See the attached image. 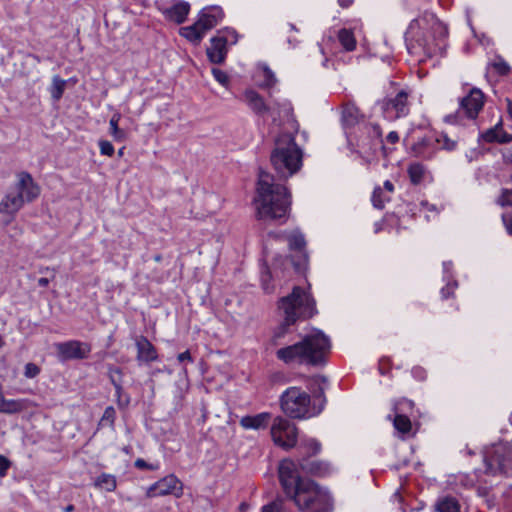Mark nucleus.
<instances>
[{
  "label": "nucleus",
  "instance_id": "obj_21",
  "mask_svg": "<svg viewBox=\"0 0 512 512\" xmlns=\"http://www.w3.org/2000/svg\"><path fill=\"white\" fill-rule=\"evenodd\" d=\"M34 406H36L35 403L29 399H5L3 397L0 400V412L5 414L20 413Z\"/></svg>",
  "mask_w": 512,
  "mask_h": 512
},
{
  "label": "nucleus",
  "instance_id": "obj_32",
  "mask_svg": "<svg viewBox=\"0 0 512 512\" xmlns=\"http://www.w3.org/2000/svg\"><path fill=\"white\" fill-rule=\"evenodd\" d=\"M434 137L438 140L437 146H439V149L451 152L457 148L458 141L451 139L445 132L436 133Z\"/></svg>",
  "mask_w": 512,
  "mask_h": 512
},
{
  "label": "nucleus",
  "instance_id": "obj_3",
  "mask_svg": "<svg viewBox=\"0 0 512 512\" xmlns=\"http://www.w3.org/2000/svg\"><path fill=\"white\" fill-rule=\"evenodd\" d=\"M330 340L321 331L306 335L302 341L280 348L276 357L285 364L299 363L310 366H321L326 362L330 351Z\"/></svg>",
  "mask_w": 512,
  "mask_h": 512
},
{
  "label": "nucleus",
  "instance_id": "obj_12",
  "mask_svg": "<svg viewBox=\"0 0 512 512\" xmlns=\"http://www.w3.org/2000/svg\"><path fill=\"white\" fill-rule=\"evenodd\" d=\"M379 106L388 120L405 117L410 111L409 93L406 90H400L395 96H388L381 100Z\"/></svg>",
  "mask_w": 512,
  "mask_h": 512
},
{
  "label": "nucleus",
  "instance_id": "obj_62",
  "mask_svg": "<svg viewBox=\"0 0 512 512\" xmlns=\"http://www.w3.org/2000/svg\"><path fill=\"white\" fill-rule=\"evenodd\" d=\"M416 26H419V20L418 19H414V20L411 21V23L409 25L408 32L409 33L413 32V30L415 29Z\"/></svg>",
  "mask_w": 512,
  "mask_h": 512
},
{
  "label": "nucleus",
  "instance_id": "obj_46",
  "mask_svg": "<svg viewBox=\"0 0 512 512\" xmlns=\"http://www.w3.org/2000/svg\"><path fill=\"white\" fill-rule=\"evenodd\" d=\"M40 373V368L34 363H27L25 365L24 375L26 378H35Z\"/></svg>",
  "mask_w": 512,
  "mask_h": 512
},
{
  "label": "nucleus",
  "instance_id": "obj_16",
  "mask_svg": "<svg viewBox=\"0 0 512 512\" xmlns=\"http://www.w3.org/2000/svg\"><path fill=\"white\" fill-rule=\"evenodd\" d=\"M223 18L224 12L219 6L205 7L198 16V20L206 32L216 27Z\"/></svg>",
  "mask_w": 512,
  "mask_h": 512
},
{
  "label": "nucleus",
  "instance_id": "obj_51",
  "mask_svg": "<svg viewBox=\"0 0 512 512\" xmlns=\"http://www.w3.org/2000/svg\"><path fill=\"white\" fill-rule=\"evenodd\" d=\"M177 360L180 364H183L185 362L193 363V361H194L189 350H186V351L178 354Z\"/></svg>",
  "mask_w": 512,
  "mask_h": 512
},
{
  "label": "nucleus",
  "instance_id": "obj_61",
  "mask_svg": "<svg viewBox=\"0 0 512 512\" xmlns=\"http://www.w3.org/2000/svg\"><path fill=\"white\" fill-rule=\"evenodd\" d=\"M49 282H50L49 279L45 278V277L38 279V285L41 287H47L49 285Z\"/></svg>",
  "mask_w": 512,
  "mask_h": 512
},
{
  "label": "nucleus",
  "instance_id": "obj_20",
  "mask_svg": "<svg viewBox=\"0 0 512 512\" xmlns=\"http://www.w3.org/2000/svg\"><path fill=\"white\" fill-rule=\"evenodd\" d=\"M243 99L249 108L258 115H264L271 111L270 105H267L263 97L255 90L248 89L244 92Z\"/></svg>",
  "mask_w": 512,
  "mask_h": 512
},
{
  "label": "nucleus",
  "instance_id": "obj_38",
  "mask_svg": "<svg viewBox=\"0 0 512 512\" xmlns=\"http://www.w3.org/2000/svg\"><path fill=\"white\" fill-rule=\"evenodd\" d=\"M261 512H290L286 506L284 499L276 498L274 501L264 505Z\"/></svg>",
  "mask_w": 512,
  "mask_h": 512
},
{
  "label": "nucleus",
  "instance_id": "obj_59",
  "mask_svg": "<svg viewBox=\"0 0 512 512\" xmlns=\"http://www.w3.org/2000/svg\"><path fill=\"white\" fill-rule=\"evenodd\" d=\"M503 221L505 223V226L510 234H512V217L508 219L506 215H503Z\"/></svg>",
  "mask_w": 512,
  "mask_h": 512
},
{
  "label": "nucleus",
  "instance_id": "obj_60",
  "mask_svg": "<svg viewBox=\"0 0 512 512\" xmlns=\"http://www.w3.org/2000/svg\"><path fill=\"white\" fill-rule=\"evenodd\" d=\"M353 3V0H338V4L342 8H348Z\"/></svg>",
  "mask_w": 512,
  "mask_h": 512
},
{
  "label": "nucleus",
  "instance_id": "obj_40",
  "mask_svg": "<svg viewBox=\"0 0 512 512\" xmlns=\"http://www.w3.org/2000/svg\"><path fill=\"white\" fill-rule=\"evenodd\" d=\"M115 418H116V411H115L114 407L108 406L104 410V413L101 417L100 423L102 425L113 426L114 422H115Z\"/></svg>",
  "mask_w": 512,
  "mask_h": 512
},
{
  "label": "nucleus",
  "instance_id": "obj_52",
  "mask_svg": "<svg viewBox=\"0 0 512 512\" xmlns=\"http://www.w3.org/2000/svg\"><path fill=\"white\" fill-rule=\"evenodd\" d=\"M306 445L309 447L312 454L318 453L321 449V445L316 439H308Z\"/></svg>",
  "mask_w": 512,
  "mask_h": 512
},
{
  "label": "nucleus",
  "instance_id": "obj_41",
  "mask_svg": "<svg viewBox=\"0 0 512 512\" xmlns=\"http://www.w3.org/2000/svg\"><path fill=\"white\" fill-rule=\"evenodd\" d=\"M263 77H264V80H263V82L260 85L261 87L271 88L277 82L275 74L268 67H265L263 69Z\"/></svg>",
  "mask_w": 512,
  "mask_h": 512
},
{
  "label": "nucleus",
  "instance_id": "obj_33",
  "mask_svg": "<svg viewBox=\"0 0 512 512\" xmlns=\"http://www.w3.org/2000/svg\"><path fill=\"white\" fill-rule=\"evenodd\" d=\"M390 198V195L386 191H383L380 186H377L374 188L371 200L375 208L382 209L385 203L390 201Z\"/></svg>",
  "mask_w": 512,
  "mask_h": 512
},
{
  "label": "nucleus",
  "instance_id": "obj_5",
  "mask_svg": "<svg viewBox=\"0 0 512 512\" xmlns=\"http://www.w3.org/2000/svg\"><path fill=\"white\" fill-rule=\"evenodd\" d=\"M279 401L282 412L292 419L315 417L322 412L325 403L321 395L312 399L308 392L297 386L287 388L281 394Z\"/></svg>",
  "mask_w": 512,
  "mask_h": 512
},
{
  "label": "nucleus",
  "instance_id": "obj_64",
  "mask_svg": "<svg viewBox=\"0 0 512 512\" xmlns=\"http://www.w3.org/2000/svg\"><path fill=\"white\" fill-rule=\"evenodd\" d=\"M507 111L510 118L512 119V100L510 99H507Z\"/></svg>",
  "mask_w": 512,
  "mask_h": 512
},
{
  "label": "nucleus",
  "instance_id": "obj_42",
  "mask_svg": "<svg viewBox=\"0 0 512 512\" xmlns=\"http://www.w3.org/2000/svg\"><path fill=\"white\" fill-rule=\"evenodd\" d=\"M108 377L112 384H113V380H114L115 383H118L120 385V384H122L123 372L119 367L109 365L108 366Z\"/></svg>",
  "mask_w": 512,
  "mask_h": 512
},
{
  "label": "nucleus",
  "instance_id": "obj_35",
  "mask_svg": "<svg viewBox=\"0 0 512 512\" xmlns=\"http://www.w3.org/2000/svg\"><path fill=\"white\" fill-rule=\"evenodd\" d=\"M270 107L272 109L269 113H271V115H274L275 111L277 110V114L279 117H289L292 114L293 110L291 103L288 101H274L272 105H270Z\"/></svg>",
  "mask_w": 512,
  "mask_h": 512
},
{
  "label": "nucleus",
  "instance_id": "obj_6",
  "mask_svg": "<svg viewBox=\"0 0 512 512\" xmlns=\"http://www.w3.org/2000/svg\"><path fill=\"white\" fill-rule=\"evenodd\" d=\"M12 191L0 201V213L14 216L26 203L34 202L41 193V187L27 171L15 174Z\"/></svg>",
  "mask_w": 512,
  "mask_h": 512
},
{
  "label": "nucleus",
  "instance_id": "obj_36",
  "mask_svg": "<svg viewBox=\"0 0 512 512\" xmlns=\"http://www.w3.org/2000/svg\"><path fill=\"white\" fill-rule=\"evenodd\" d=\"M65 86V80L61 79L59 76L53 77L50 93L54 100L58 101L62 97L65 90Z\"/></svg>",
  "mask_w": 512,
  "mask_h": 512
},
{
  "label": "nucleus",
  "instance_id": "obj_10",
  "mask_svg": "<svg viewBox=\"0 0 512 512\" xmlns=\"http://www.w3.org/2000/svg\"><path fill=\"white\" fill-rule=\"evenodd\" d=\"M483 106V92L478 88H473L467 96L461 99L458 111L455 114L447 115L445 120L449 123H456L460 121L463 116L474 120L482 110Z\"/></svg>",
  "mask_w": 512,
  "mask_h": 512
},
{
  "label": "nucleus",
  "instance_id": "obj_56",
  "mask_svg": "<svg viewBox=\"0 0 512 512\" xmlns=\"http://www.w3.org/2000/svg\"><path fill=\"white\" fill-rule=\"evenodd\" d=\"M371 129L373 130V133L375 134V136L378 138V145H381L382 148H384V146L382 145L383 144V141L381 139V130L379 128V126L377 125H374L371 127Z\"/></svg>",
  "mask_w": 512,
  "mask_h": 512
},
{
  "label": "nucleus",
  "instance_id": "obj_48",
  "mask_svg": "<svg viewBox=\"0 0 512 512\" xmlns=\"http://www.w3.org/2000/svg\"><path fill=\"white\" fill-rule=\"evenodd\" d=\"M10 466L11 462L9 461V459L3 455H0V477L6 476Z\"/></svg>",
  "mask_w": 512,
  "mask_h": 512
},
{
  "label": "nucleus",
  "instance_id": "obj_23",
  "mask_svg": "<svg viewBox=\"0 0 512 512\" xmlns=\"http://www.w3.org/2000/svg\"><path fill=\"white\" fill-rule=\"evenodd\" d=\"M179 33L189 42L193 43L194 45H198L207 32L203 29L199 20H197L190 26L181 27Z\"/></svg>",
  "mask_w": 512,
  "mask_h": 512
},
{
  "label": "nucleus",
  "instance_id": "obj_54",
  "mask_svg": "<svg viewBox=\"0 0 512 512\" xmlns=\"http://www.w3.org/2000/svg\"><path fill=\"white\" fill-rule=\"evenodd\" d=\"M433 30L434 32L439 33L440 36L446 37L447 35V30L441 23H434Z\"/></svg>",
  "mask_w": 512,
  "mask_h": 512
},
{
  "label": "nucleus",
  "instance_id": "obj_1",
  "mask_svg": "<svg viewBox=\"0 0 512 512\" xmlns=\"http://www.w3.org/2000/svg\"><path fill=\"white\" fill-rule=\"evenodd\" d=\"M299 466L307 472L323 476L328 473V466L313 461L310 467L297 464L291 459H284L278 468L279 481L286 496L291 499L297 508L304 512H330L332 498L329 492L320 487L316 482L308 478H302L299 473Z\"/></svg>",
  "mask_w": 512,
  "mask_h": 512
},
{
  "label": "nucleus",
  "instance_id": "obj_63",
  "mask_svg": "<svg viewBox=\"0 0 512 512\" xmlns=\"http://www.w3.org/2000/svg\"><path fill=\"white\" fill-rule=\"evenodd\" d=\"M443 269H444L445 273H449L450 270L452 269V262L451 261L443 262Z\"/></svg>",
  "mask_w": 512,
  "mask_h": 512
},
{
  "label": "nucleus",
  "instance_id": "obj_26",
  "mask_svg": "<svg viewBox=\"0 0 512 512\" xmlns=\"http://www.w3.org/2000/svg\"><path fill=\"white\" fill-rule=\"evenodd\" d=\"M361 117L359 109L354 104L348 103L344 105L342 121L346 126H354L360 121Z\"/></svg>",
  "mask_w": 512,
  "mask_h": 512
},
{
  "label": "nucleus",
  "instance_id": "obj_22",
  "mask_svg": "<svg viewBox=\"0 0 512 512\" xmlns=\"http://www.w3.org/2000/svg\"><path fill=\"white\" fill-rule=\"evenodd\" d=\"M271 420V414L268 412H262L253 416L247 415L241 418L240 425L244 429H264L268 426Z\"/></svg>",
  "mask_w": 512,
  "mask_h": 512
},
{
  "label": "nucleus",
  "instance_id": "obj_37",
  "mask_svg": "<svg viewBox=\"0 0 512 512\" xmlns=\"http://www.w3.org/2000/svg\"><path fill=\"white\" fill-rule=\"evenodd\" d=\"M113 386L115 388V396L118 407L121 409L126 408L130 403L129 395L124 393L122 384L119 385L113 380Z\"/></svg>",
  "mask_w": 512,
  "mask_h": 512
},
{
  "label": "nucleus",
  "instance_id": "obj_49",
  "mask_svg": "<svg viewBox=\"0 0 512 512\" xmlns=\"http://www.w3.org/2000/svg\"><path fill=\"white\" fill-rule=\"evenodd\" d=\"M135 467L138 468V469H141V470H144V469H147V470H155L157 469V466L153 465V464H149L147 463L144 459L142 458H138L136 459L135 463H134Z\"/></svg>",
  "mask_w": 512,
  "mask_h": 512
},
{
  "label": "nucleus",
  "instance_id": "obj_25",
  "mask_svg": "<svg viewBox=\"0 0 512 512\" xmlns=\"http://www.w3.org/2000/svg\"><path fill=\"white\" fill-rule=\"evenodd\" d=\"M459 501L452 496H444L437 500L435 504L436 512H460Z\"/></svg>",
  "mask_w": 512,
  "mask_h": 512
},
{
  "label": "nucleus",
  "instance_id": "obj_2",
  "mask_svg": "<svg viewBox=\"0 0 512 512\" xmlns=\"http://www.w3.org/2000/svg\"><path fill=\"white\" fill-rule=\"evenodd\" d=\"M254 204L257 219L284 223L290 214L291 195L284 185L275 183L273 175L261 171Z\"/></svg>",
  "mask_w": 512,
  "mask_h": 512
},
{
  "label": "nucleus",
  "instance_id": "obj_24",
  "mask_svg": "<svg viewBox=\"0 0 512 512\" xmlns=\"http://www.w3.org/2000/svg\"><path fill=\"white\" fill-rule=\"evenodd\" d=\"M190 4L186 1H179L171 8L167 9V17L177 24L183 23L189 14Z\"/></svg>",
  "mask_w": 512,
  "mask_h": 512
},
{
  "label": "nucleus",
  "instance_id": "obj_57",
  "mask_svg": "<svg viewBox=\"0 0 512 512\" xmlns=\"http://www.w3.org/2000/svg\"><path fill=\"white\" fill-rule=\"evenodd\" d=\"M262 284H263V288L266 290V291H269V287H268V281L270 279V273L267 271L265 273L262 274Z\"/></svg>",
  "mask_w": 512,
  "mask_h": 512
},
{
  "label": "nucleus",
  "instance_id": "obj_15",
  "mask_svg": "<svg viewBox=\"0 0 512 512\" xmlns=\"http://www.w3.org/2000/svg\"><path fill=\"white\" fill-rule=\"evenodd\" d=\"M437 141L434 135H427L412 145V151L416 157L431 160L439 150Z\"/></svg>",
  "mask_w": 512,
  "mask_h": 512
},
{
  "label": "nucleus",
  "instance_id": "obj_8",
  "mask_svg": "<svg viewBox=\"0 0 512 512\" xmlns=\"http://www.w3.org/2000/svg\"><path fill=\"white\" fill-rule=\"evenodd\" d=\"M487 472L508 475L512 472V446L499 442L488 448L484 455Z\"/></svg>",
  "mask_w": 512,
  "mask_h": 512
},
{
  "label": "nucleus",
  "instance_id": "obj_11",
  "mask_svg": "<svg viewBox=\"0 0 512 512\" xmlns=\"http://www.w3.org/2000/svg\"><path fill=\"white\" fill-rule=\"evenodd\" d=\"M237 38V33L233 29L218 31L217 34L210 39V46L206 49L209 61L213 64H222L228 53V43L235 44Z\"/></svg>",
  "mask_w": 512,
  "mask_h": 512
},
{
  "label": "nucleus",
  "instance_id": "obj_18",
  "mask_svg": "<svg viewBox=\"0 0 512 512\" xmlns=\"http://www.w3.org/2000/svg\"><path fill=\"white\" fill-rule=\"evenodd\" d=\"M137 348V361L141 363H150L158 359V353L154 345L144 336H140L135 342Z\"/></svg>",
  "mask_w": 512,
  "mask_h": 512
},
{
  "label": "nucleus",
  "instance_id": "obj_19",
  "mask_svg": "<svg viewBox=\"0 0 512 512\" xmlns=\"http://www.w3.org/2000/svg\"><path fill=\"white\" fill-rule=\"evenodd\" d=\"M481 139L486 143L506 144L512 142V134L503 130L502 122L500 121L483 132L481 134Z\"/></svg>",
  "mask_w": 512,
  "mask_h": 512
},
{
  "label": "nucleus",
  "instance_id": "obj_53",
  "mask_svg": "<svg viewBox=\"0 0 512 512\" xmlns=\"http://www.w3.org/2000/svg\"><path fill=\"white\" fill-rule=\"evenodd\" d=\"M502 158L504 163L512 164V146L502 152Z\"/></svg>",
  "mask_w": 512,
  "mask_h": 512
},
{
  "label": "nucleus",
  "instance_id": "obj_30",
  "mask_svg": "<svg viewBox=\"0 0 512 512\" xmlns=\"http://www.w3.org/2000/svg\"><path fill=\"white\" fill-rule=\"evenodd\" d=\"M121 119L120 113H114L109 121L110 134L115 141L122 142L126 138L125 132L119 128L118 124Z\"/></svg>",
  "mask_w": 512,
  "mask_h": 512
},
{
  "label": "nucleus",
  "instance_id": "obj_9",
  "mask_svg": "<svg viewBox=\"0 0 512 512\" xmlns=\"http://www.w3.org/2000/svg\"><path fill=\"white\" fill-rule=\"evenodd\" d=\"M270 434L274 444L285 450H289L297 444L298 428L282 416L274 418Z\"/></svg>",
  "mask_w": 512,
  "mask_h": 512
},
{
  "label": "nucleus",
  "instance_id": "obj_31",
  "mask_svg": "<svg viewBox=\"0 0 512 512\" xmlns=\"http://www.w3.org/2000/svg\"><path fill=\"white\" fill-rule=\"evenodd\" d=\"M393 425L394 428L402 433V434H408L411 431L412 424L408 416L395 412V417L393 419Z\"/></svg>",
  "mask_w": 512,
  "mask_h": 512
},
{
  "label": "nucleus",
  "instance_id": "obj_28",
  "mask_svg": "<svg viewBox=\"0 0 512 512\" xmlns=\"http://www.w3.org/2000/svg\"><path fill=\"white\" fill-rule=\"evenodd\" d=\"M337 38L343 49L347 52L354 51L356 49L357 41L354 33L346 28H342L338 31Z\"/></svg>",
  "mask_w": 512,
  "mask_h": 512
},
{
  "label": "nucleus",
  "instance_id": "obj_45",
  "mask_svg": "<svg viewBox=\"0 0 512 512\" xmlns=\"http://www.w3.org/2000/svg\"><path fill=\"white\" fill-rule=\"evenodd\" d=\"M99 148L102 155H106L109 157H111L115 151L113 145L107 140H100Z\"/></svg>",
  "mask_w": 512,
  "mask_h": 512
},
{
  "label": "nucleus",
  "instance_id": "obj_17",
  "mask_svg": "<svg viewBox=\"0 0 512 512\" xmlns=\"http://www.w3.org/2000/svg\"><path fill=\"white\" fill-rule=\"evenodd\" d=\"M407 48L409 53L413 55L432 57L437 53L438 50L441 49V46L439 43H435L434 41H430L424 37L421 39H416L415 42L408 43Z\"/></svg>",
  "mask_w": 512,
  "mask_h": 512
},
{
  "label": "nucleus",
  "instance_id": "obj_47",
  "mask_svg": "<svg viewBox=\"0 0 512 512\" xmlns=\"http://www.w3.org/2000/svg\"><path fill=\"white\" fill-rule=\"evenodd\" d=\"M498 203L501 206L512 207V191L508 189L503 190L501 196L498 199Z\"/></svg>",
  "mask_w": 512,
  "mask_h": 512
},
{
  "label": "nucleus",
  "instance_id": "obj_43",
  "mask_svg": "<svg viewBox=\"0 0 512 512\" xmlns=\"http://www.w3.org/2000/svg\"><path fill=\"white\" fill-rule=\"evenodd\" d=\"M414 406V403L408 399H401L397 401L394 405V412L404 413L408 410H411Z\"/></svg>",
  "mask_w": 512,
  "mask_h": 512
},
{
  "label": "nucleus",
  "instance_id": "obj_58",
  "mask_svg": "<svg viewBox=\"0 0 512 512\" xmlns=\"http://www.w3.org/2000/svg\"><path fill=\"white\" fill-rule=\"evenodd\" d=\"M383 189L389 194L391 195L393 192H394V185L391 181L389 180H386L384 182V187Z\"/></svg>",
  "mask_w": 512,
  "mask_h": 512
},
{
  "label": "nucleus",
  "instance_id": "obj_14",
  "mask_svg": "<svg viewBox=\"0 0 512 512\" xmlns=\"http://www.w3.org/2000/svg\"><path fill=\"white\" fill-rule=\"evenodd\" d=\"M181 490V482L175 475L171 474L153 484L148 489L147 495L149 497L165 496L169 494H175L177 491L181 492Z\"/></svg>",
  "mask_w": 512,
  "mask_h": 512
},
{
  "label": "nucleus",
  "instance_id": "obj_39",
  "mask_svg": "<svg viewBox=\"0 0 512 512\" xmlns=\"http://www.w3.org/2000/svg\"><path fill=\"white\" fill-rule=\"evenodd\" d=\"M492 68L502 76L509 74L511 68L509 64L501 57H498L492 64Z\"/></svg>",
  "mask_w": 512,
  "mask_h": 512
},
{
  "label": "nucleus",
  "instance_id": "obj_29",
  "mask_svg": "<svg viewBox=\"0 0 512 512\" xmlns=\"http://www.w3.org/2000/svg\"><path fill=\"white\" fill-rule=\"evenodd\" d=\"M94 485L107 492H113L117 487L116 477L112 474L102 473L96 478Z\"/></svg>",
  "mask_w": 512,
  "mask_h": 512
},
{
  "label": "nucleus",
  "instance_id": "obj_7",
  "mask_svg": "<svg viewBox=\"0 0 512 512\" xmlns=\"http://www.w3.org/2000/svg\"><path fill=\"white\" fill-rule=\"evenodd\" d=\"M279 309L283 312L284 322L275 334V338L283 336L288 327L295 324L300 318H310L315 313V302L304 289L299 286L293 288L292 292L279 300Z\"/></svg>",
  "mask_w": 512,
  "mask_h": 512
},
{
  "label": "nucleus",
  "instance_id": "obj_27",
  "mask_svg": "<svg viewBox=\"0 0 512 512\" xmlns=\"http://www.w3.org/2000/svg\"><path fill=\"white\" fill-rule=\"evenodd\" d=\"M407 173L411 183L418 185L424 180L427 174V168L422 163L413 162L408 166Z\"/></svg>",
  "mask_w": 512,
  "mask_h": 512
},
{
  "label": "nucleus",
  "instance_id": "obj_50",
  "mask_svg": "<svg viewBox=\"0 0 512 512\" xmlns=\"http://www.w3.org/2000/svg\"><path fill=\"white\" fill-rule=\"evenodd\" d=\"M456 287V283H448L445 287L441 289L442 298L447 299L451 294H453Z\"/></svg>",
  "mask_w": 512,
  "mask_h": 512
},
{
  "label": "nucleus",
  "instance_id": "obj_34",
  "mask_svg": "<svg viewBox=\"0 0 512 512\" xmlns=\"http://www.w3.org/2000/svg\"><path fill=\"white\" fill-rule=\"evenodd\" d=\"M286 240L288 241L289 248L291 250H302L306 244L304 235L299 231H293L289 235L286 236Z\"/></svg>",
  "mask_w": 512,
  "mask_h": 512
},
{
  "label": "nucleus",
  "instance_id": "obj_55",
  "mask_svg": "<svg viewBox=\"0 0 512 512\" xmlns=\"http://www.w3.org/2000/svg\"><path fill=\"white\" fill-rule=\"evenodd\" d=\"M386 141L390 144H396L399 141V134L396 131H391L387 137Z\"/></svg>",
  "mask_w": 512,
  "mask_h": 512
},
{
  "label": "nucleus",
  "instance_id": "obj_4",
  "mask_svg": "<svg viewBox=\"0 0 512 512\" xmlns=\"http://www.w3.org/2000/svg\"><path fill=\"white\" fill-rule=\"evenodd\" d=\"M271 164L279 177L287 179L296 174L303 165V151L289 133L280 134L270 156Z\"/></svg>",
  "mask_w": 512,
  "mask_h": 512
},
{
  "label": "nucleus",
  "instance_id": "obj_44",
  "mask_svg": "<svg viewBox=\"0 0 512 512\" xmlns=\"http://www.w3.org/2000/svg\"><path fill=\"white\" fill-rule=\"evenodd\" d=\"M212 74L217 82L223 86H227L229 83V77L226 72L218 68H212Z\"/></svg>",
  "mask_w": 512,
  "mask_h": 512
},
{
  "label": "nucleus",
  "instance_id": "obj_13",
  "mask_svg": "<svg viewBox=\"0 0 512 512\" xmlns=\"http://www.w3.org/2000/svg\"><path fill=\"white\" fill-rule=\"evenodd\" d=\"M55 348L61 360L85 359L88 357L91 347L88 343L78 340H69L66 342L56 343Z\"/></svg>",
  "mask_w": 512,
  "mask_h": 512
}]
</instances>
